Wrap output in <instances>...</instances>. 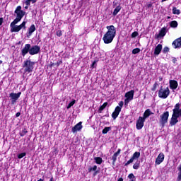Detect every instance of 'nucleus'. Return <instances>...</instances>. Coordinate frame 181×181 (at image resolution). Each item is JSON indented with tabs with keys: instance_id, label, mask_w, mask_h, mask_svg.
<instances>
[{
	"instance_id": "1",
	"label": "nucleus",
	"mask_w": 181,
	"mask_h": 181,
	"mask_svg": "<svg viewBox=\"0 0 181 181\" xmlns=\"http://www.w3.org/2000/svg\"><path fill=\"white\" fill-rule=\"evenodd\" d=\"M14 13H16V18L10 24L11 32L18 33L21 29H26V21H23L20 25H17V23H19V22L22 21V18H23L25 13H26V12L22 10V6H18Z\"/></svg>"
},
{
	"instance_id": "2",
	"label": "nucleus",
	"mask_w": 181,
	"mask_h": 181,
	"mask_svg": "<svg viewBox=\"0 0 181 181\" xmlns=\"http://www.w3.org/2000/svg\"><path fill=\"white\" fill-rule=\"evenodd\" d=\"M106 29H107V31L104 35L103 40L105 45H108L114 40V37L117 35V30L114 25H107Z\"/></svg>"
},
{
	"instance_id": "3",
	"label": "nucleus",
	"mask_w": 181,
	"mask_h": 181,
	"mask_svg": "<svg viewBox=\"0 0 181 181\" xmlns=\"http://www.w3.org/2000/svg\"><path fill=\"white\" fill-rule=\"evenodd\" d=\"M35 66V62L30 60L24 61V64L23 67H24L25 73H32L33 71V69Z\"/></svg>"
},
{
	"instance_id": "4",
	"label": "nucleus",
	"mask_w": 181,
	"mask_h": 181,
	"mask_svg": "<svg viewBox=\"0 0 181 181\" xmlns=\"http://www.w3.org/2000/svg\"><path fill=\"white\" fill-rule=\"evenodd\" d=\"M169 94H170V90L168 87L163 89V88L161 86L160 90H158L159 98H163V100H165L167 97H169Z\"/></svg>"
},
{
	"instance_id": "5",
	"label": "nucleus",
	"mask_w": 181,
	"mask_h": 181,
	"mask_svg": "<svg viewBox=\"0 0 181 181\" xmlns=\"http://www.w3.org/2000/svg\"><path fill=\"white\" fill-rule=\"evenodd\" d=\"M160 124L161 127H165V124H167L168 119H169V112H165L160 116Z\"/></svg>"
},
{
	"instance_id": "6",
	"label": "nucleus",
	"mask_w": 181,
	"mask_h": 181,
	"mask_svg": "<svg viewBox=\"0 0 181 181\" xmlns=\"http://www.w3.org/2000/svg\"><path fill=\"white\" fill-rule=\"evenodd\" d=\"M40 52V47L37 45H30V54L31 56H35Z\"/></svg>"
},
{
	"instance_id": "7",
	"label": "nucleus",
	"mask_w": 181,
	"mask_h": 181,
	"mask_svg": "<svg viewBox=\"0 0 181 181\" xmlns=\"http://www.w3.org/2000/svg\"><path fill=\"white\" fill-rule=\"evenodd\" d=\"M139 156H141V153L136 151L135 153H134L133 156H132V158L129 159V160H128L125 164L124 166H128V165H131V163H132V162H134V160H136V159H139Z\"/></svg>"
},
{
	"instance_id": "8",
	"label": "nucleus",
	"mask_w": 181,
	"mask_h": 181,
	"mask_svg": "<svg viewBox=\"0 0 181 181\" xmlns=\"http://www.w3.org/2000/svg\"><path fill=\"white\" fill-rule=\"evenodd\" d=\"M21 94H22V93L19 92L18 93H10V98L11 100V104H15V103H16V101H18V100H19V97H21Z\"/></svg>"
},
{
	"instance_id": "9",
	"label": "nucleus",
	"mask_w": 181,
	"mask_h": 181,
	"mask_svg": "<svg viewBox=\"0 0 181 181\" xmlns=\"http://www.w3.org/2000/svg\"><path fill=\"white\" fill-rule=\"evenodd\" d=\"M30 54V44H25L24 47L21 50V55L25 57V55Z\"/></svg>"
},
{
	"instance_id": "10",
	"label": "nucleus",
	"mask_w": 181,
	"mask_h": 181,
	"mask_svg": "<svg viewBox=\"0 0 181 181\" xmlns=\"http://www.w3.org/2000/svg\"><path fill=\"white\" fill-rule=\"evenodd\" d=\"M144 119L142 117H139V119L136 123V129L141 130L142 128H144Z\"/></svg>"
},
{
	"instance_id": "11",
	"label": "nucleus",
	"mask_w": 181,
	"mask_h": 181,
	"mask_svg": "<svg viewBox=\"0 0 181 181\" xmlns=\"http://www.w3.org/2000/svg\"><path fill=\"white\" fill-rule=\"evenodd\" d=\"M177 118H179V116L176 115V113H173L171 119L170 121V125L171 127H173L177 122H179Z\"/></svg>"
},
{
	"instance_id": "12",
	"label": "nucleus",
	"mask_w": 181,
	"mask_h": 181,
	"mask_svg": "<svg viewBox=\"0 0 181 181\" xmlns=\"http://www.w3.org/2000/svg\"><path fill=\"white\" fill-rule=\"evenodd\" d=\"M165 160V154L163 153H160L156 159V165H160L162 162Z\"/></svg>"
},
{
	"instance_id": "13",
	"label": "nucleus",
	"mask_w": 181,
	"mask_h": 181,
	"mask_svg": "<svg viewBox=\"0 0 181 181\" xmlns=\"http://www.w3.org/2000/svg\"><path fill=\"white\" fill-rule=\"evenodd\" d=\"M120 112H121V107L119 106H117L115 109V111L112 114V117L113 118V119H117Z\"/></svg>"
},
{
	"instance_id": "14",
	"label": "nucleus",
	"mask_w": 181,
	"mask_h": 181,
	"mask_svg": "<svg viewBox=\"0 0 181 181\" xmlns=\"http://www.w3.org/2000/svg\"><path fill=\"white\" fill-rule=\"evenodd\" d=\"M81 124H83V122H79L74 127H72L71 131L74 134H75V132H77V131H81V129H83V125H81Z\"/></svg>"
},
{
	"instance_id": "15",
	"label": "nucleus",
	"mask_w": 181,
	"mask_h": 181,
	"mask_svg": "<svg viewBox=\"0 0 181 181\" xmlns=\"http://www.w3.org/2000/svg\"><path fill=\"white\" fill-rule=\"evenodd\" d=\"M162 49H163L162 44H158L154 49V52H153L154 56L157 57L158 54H160V52H162Z\"/></svg>"
},
{
	"instance_id": "16",
	"label": "nucleus",
	"mask_w": 181,
	"mask_h": 181,
	"mask_svg": "<svg viewBox=\"0 0 181 181\" xmlns=\"http://www.w3.org/2000/svg\"><path fill=\"white\" fill-rule=\"evenodd\" d=\"M173 46H174V49H180L181 47V37L180 38L176 39L173 42Z\"/></svg>"
},
{
	"instance_id": "17",
	"label": "nucleus",
	"mask_w": 181,
	"mask_h": 181,
	"mask_svg": "<svg viewBox=\"0 0 181 181\" xmlns=\"http://www.w3.org/2000/svg\"><path fill=\"white\" fill-rule=\"evenodd\" d=\"M89 173L94 172L93 177L97 176L100 173V170H97V165H93V167H89L88 169Z\"/></svg>"
},
{
	"instance_id": "18",
	"label": "nucleus",
	"mask_w": 181,
	"mask_h": 181,
	"mask_svg": "<svg viewBox=\"0 0 181 181\" xmlns=\"http://www.w3.org/2000/svg\"><path fill=\"white\" fill-rule=\"evenodd\" d=\"M166 35V28L163 27L159 32V33L156 35V39H159L160 37H163Z\"/></svg>"
},
{
	"instance_id": "19",
	"label": "nucleus",
	"mask_w": 181,
	"mask_h": 181,
	"mask_svg": "<svg viewBox=\"0 0 181 181\" xmlns=\"http://www.w3.org/2000/svg\"><path fill=\"white\" fill-rule=\"evenodd\" d=\"M135 93V91L134 90H132L127 93H125L124 97L127 98L129 100H134V94Z\"/></svg>"
},
{
	"instance_id": "20",
	"label": "nucleus",
	"mask_w": 181,
	"mask_h": 181,
	"mask_svg": "<svg viewBox=\"0 0 181 181\" xmlns=\"http://www.w3.org/2000/svg\"><path fill=\"white\" fill-rule=\"evenodd\" d=\"M36 30V27L35 26L34 24L31 25V26L28 28V32L27 33V37H30L32 36V34L33 32Z\"/></svg>"
},
{
	"instance_id": "21",
	"label": "nucleus",
	"mask_w": 181,
	"mask_h": 181,
	"mask_svg": "<svg viewBox=\"0 0 181 181\" xmlns=\"http://www.w3.org/2000/svg\"><path fill=\"white\" fill-rule=\"evenodd\" d=\"M177 81L175 80H170V88L171 90H176L177 88Z\"/></svg>"
},
{
	"instance_id": "22",
	"label": "nucleus",
	"mask_w": 181,
	"mask_h": 181,
	"mask_svg": "<svg viewBox=\"0 0 181 181\" xmlns=\"http://www.w3.org/2000/svg\"><path fill=\"white\" fill-rule=\"evenodd\" d=\"M152 112H151V110L150 109H147L145 112H144V115H143V119H144V121H145V119H146V118H149V117H151V115H152Z\"/></svg>"
},
{
	"instance_id": "23",
	"label": "nucleus",
	"mask_w": 181,
	"mask_h": 181,
	"mask_svg": "<svg viewBox=\"0 0 181 181\" xmlns=\"http://www.w3.org/2000/svg\"><path fill=\"white\" fill-rule=\"evenodd\" d=\"M122 6L121 4H119L117 6H116V8L114 9L113 13H112V16H117V15H118V12H119V11H121L122 9Z\"/></svg>"
},
{
	"instance_id": "24",
	"label": "nucleus",
	"mask_w": 181,
	"mask_h": 181,
	"mask_svg": "<svg viewBox=\"0 0 181 181\" xmlns=\"http://www.w3.org/2000/svg\"><path fill=\"white\" fill-rule=\"evenodd\" d=\"M180 110V103H177L173 110V114H177Z\"/></svg>"
},
{
	"instance_id": "25",
	"label": "nucleus",
	"mask_w": 181,
	"mask_h": 181,
	"mask_svg": "<svg viewBox=\"0 0 181 181\" xmlns=\"http://www.w3.org/2000/svg\"><path fill=\"white\" fill-rule=\"evenodd\" d=\"M108 105V103L105 102L99 107L98 112L99 114H101L103 111H104L105 108Z\"/></svg>"
},
{
	"instance_id": "26",
	"label": "nucleus",
	"mask_w": 181,
	"mask_h": 181,
	"mask_svg": "<svg viewBox=\"0 0 181 181\" xmlns=\"http://www.w3.org/2000/svg\"><path fill=\"white\" fill-rule=\"evenodd\" d=\"M94 160L97 165H101L103 163V158L101 157H95Z\"/></svg>"
},
{
	"instance_id": "27",
	"label": "nucleus",
	"mask_w": 181,
	"mask_h": 181,
	"mask_svg": "<svg viewBox=\"0 0 181 181\" xmlns=\"http://www.w3.org/2000/svg\"><path fill=\"white\" fill-rule=\"evenodd\" d=\"M177 25H178V23H177V21H173L170 23V28H177Z\"/></svg>"
},
{
	"instance_id": "28",
	"label": "nucleus",
	"mask_w": 181,
	"mask_h": 181,
	"mask_svg": "<svg viewBox=\"0 0 181 181\" xmlns=\"http://www.w3.org/2000/svg\"><path fill=\"white\" fill-rule=\"evenodd\" d=\"M30 2H32V4H36V2H37V0H25V5H27V6H30Z\"/></svg>"
},
{
	"instance_id": "29",
	"label": "nucleus",
	"mask_w": 181,
	"mask_h": 181,
	"mask_svg": "<svg viewBox=\"0 0 181 181\" xmlns=\"http://www.w3.org/2000/svg\"><path fill=\"white\" fill-rule=\"evenodd\" d=\"M173 13L174 15H180V10L176 8V7L173 8Z\"/></svg>"
},
{
	"instance_id": "30",
	"label": "nucleus",
	"mask_w": 181,
	"mask_h": 181,
	"mask_svg": "<svg viewBox=\"0 0 181 181\" xmlns=\"http://www.w3.org/2000/svg\"><path fill=\"white\" fill-rule=\"evenodd\" d=\"M109 131H111V127H105L103 131H102V134H107V132H109Z\"/></svg>"
},
{
	"instance_id": "31",
	"label": "nucleus",
	"mask_w": 181,
	"mask_h": 181,
	"mask_svg": "<svg viewBox=\"0 0 181 181\" xmlns=\"http://www.w3.org/2000/svg\"><path fill=\"white\" fill-rule=\"evenodd\" d=\"M118 156L117 154L114 153L112 156V165H115V162H117V158Z\"/></svg>"
},
{
	"instance_id": "32",
	"label": "nucleus",
	"mask_w": 181,
	"mask_h": 181,
	"mask_svg": "<svg viewBox=\"0 0 181 181\" xmlns=\"http://www.w3.org/2000/svg\"><path fill=\"white\" fill-rule=\"evenodd\" d=\"M141 52V49L139 48H135L132 50V54H138Z\"/></svg>"
},
{
	"instance_id": "33",
	"label": "nucleus",
	"mask_w": 181,
	"mask_h": 181,
	"mask_svg": "<svg viewBox=\"0 0 181 181\" xmlns=\"http://www.w3.org/2000/svg\"><path fill=\"white\" fill-rule=\"evenodd\" d=\"M74 104H76V100H72L67 106V109L69 110V108H71V107H73L74 105Z\"/></svg>"
},
{
	"instance_id": "34",
	"label": "nucleus",
	"mask_w": 181,
	"mask_h": 181,
	"mask_svg": "<svg viewBox=\"0 0 181 181\" xmlns=\"http://www.w3.org/2000/svg\"><path fill=\"white\" fill-rule=\"evenodd\" d=\"M25 134H28V130H26V129H24L21 132L20 135L21 136H25Z\"/></svg>"
},
{
	"instance_id": "35",
	"label": "nucleus",
	"mask_w": 181,
	"mask_h": 181,
	"mask_svg": "<svg viewBox=\"0 0 181 181\" xmlns=\"http://www.w3.org/2000/svg\"><path fill=\"white\" fill-rule=\"evenodd\" d=\"M133 169H135L136 170H138L139 169V163L136 162L133 165Z\"/></svg>"
},
{
	"instance_id": "36",
	"label": "nucleus",
	"mask_w": 181,
	"mask_h": 181,
	"mask_svg": "<svg viewBox=\"0 0 181 181\" xmlns=\"http://www.w3.org/2000/svg\"><path fill=\"white\" fill-rule=\"evenodd\" d=\"M24 156H26V153H21L18 155V158L22 159V158H24Z\"/></svg>"
},
{
	"instance_id": "37",
	"label": "nucleus",
	"mask_w": 181,
	"mask_h": 181,
	"mask_svg": "<svg viewBox=\"0 0 181 181\" xmlns=\"http://www.w3.org/2000/svg\"><path fill=\"white\" fill-rule=\"evenodd\" d=\"M157 87H158V83L156 82V83L153 84V88H151V90H152V91H156Z\"/></svg>"
},
{
	"instance_id": "38",
	"label": "nucleus",
	"mask_w": 181,
	"mask_h": 181,
	"mask_svg": "<svg viewBox=\"0 0 181 181\" xmlns=\"http://www.w3.org/2000/svg\"><path fill=\"white\" fill-rule=\"evenodd\" d=\"M169 50H170L169 47H165L163 49V53L165 54V53H168Z\"/></svg>"
},
{
	"instance_id": "39",
	"label": "nucleus",
	"mask_w": 181,
	"mask_h": 181,
	"mask_svg": "<svg viewBox=\"0 0 181 181\" xmlns=\"http://www.w3.org/2000/svg\"><path fill=\"white\" fill-rule=\"evenodd\" d=\"M139 33L138 32L136 31H134L132 33V37L134 38V37H136V36H138Z\"/></svg>"
},
{
	"instance_id": "40",
	"label": "nucleus",
	"mask_w": 181,
	"mask_h": 181,
	"mask_svg": "<svg viewBox=\"0 0 181 181\" xmlns=\"http://www.w3.org/2000/svg\"><path fill=\"white\" fill-rule=\"evenodd\" d=\"M129 101L132 100L126 98V99L124 100V105H128V104H129Z\"/></svg>"
},
{
	"instance_id": "41",
	"label": "nucleus",
	"mask_w": 181,
	"mask_h": 181,
	"mask_svg": "<svg viewBox=\"0 0 181 181\" xmlns=\"http://www.w3.org/2000/svg\"><path fill=\"white\" fill-rule=\"evenodd\" d=\"M129 179H131V180H134L135 179V175L134 174L131 173L128 175Z\"/></svg>"
},
{
	"instance_id": "42",
	"label": "nucleus",
	"mask_w": 181,
	"mask_h": 181,
	"mask_svg": "<svg viewBox=\"0 0 181 181\" xmlns=\"http://www.w3.org/2000/svg\"><path fill=\"white\" fill-rule=\"evenodd\" d=\"M62 35H63V33L62 32V30L57 31V36H58V37H60Z\"/></svg>"
},
{
	"instance_id": "43",
	"label": "nucleus",
	"mask_w": 181,
	"mask_h": 181,
	"mask_svg": "<svg viewBox=\"0 0 181 181\" xmlns=\"http://www.w3.org/2000/svg\"><path fill=\"white\" fill-rule=\"evenodd\" d=\"M118 0H115L114 1H113V6H114V8H115V6H117V5H118Z\"/></svg>"
},
{
	"instance_id": "44",
	"label": "nucleus",
	"mask_w": 181,
	"mask_h": 181,
	"mask_svg": "<svg viewBox=\"0 0 181 181\" xmlns=\"http://www.w3.org/2000/svg\"><path fill=\"white\" fill-rule=\"evenodd\" d=\"M119 107H120V108H122V107H123V105H124V103L122 102V101H120L119 103Z\"/></svg>"
},
{
	"instance_id": "45",
	"label": "nucleus",
	"mask_w": 181,
	"mask_h": 181,
	"mask_svg": "<svg viewBox=\"0 0 181 181\" xmlns=\"http://www.w3.org/2000/svg\"><path fill=\"white\" fill-rule=\"evenodd\" d=\"M3 23H4V18H0V26H2Z\"/></svg>"
},
{
	"instance_id": "46",
	"label": "nucleus",
	"mask_w": 181,
	"mask_h": 181,
	"mask_svg": "<svg viewBox=\"0 0 181 181\" xmlns=\"http://www.w3.org/2000/svg\"><path fill=\"white\" fill-rule=\"evenodd\" d=\"M119 153H121V149L119 148L118 151L116 153H115V154L118 156V155H119Z\"/></svg>"
},
{
	"instance_id": "47",
	"label": "nucleus",
	"mask_w": 181,
	"mask_h": 181,
	"mask_svg": "<svg viewBox=\"0 0 181 181\" xmlns=\"http://www.w3.org/2000/svg\"><path fill=\"white\" fill-rule=\"evenodd\" d=\"M172 62H173V63H174V64H175L176 63V62H177V59H176L175 57H173Z\"/></svg>"
},
{
	"instance_id": "48",
	"label": "nucleus",
	"mask_w": 181,
	"mask_h": 181,
	"mask_svg": "<svg viewBox=\"0 0 181 181\" xmlns=\"http://www.w3.org/2000/svg\"><path fill=\"white\" fill-rule=\"evenodd\" d=\"M62 63H63V62H62V60H60L59 62H57V66H60V64H62Z\"/></svg>"
},
{
	"instance_id": "49",
	"label": "nucleus",
	"mask_w": 181,
	"mask_h": 181,
	"mask_svg": "<svg viewBox=\"0 0 181 181\" xmlns=\"http://www.w3.org/2000/svg\"><path fill=\"white\" fill-rule=\"evenodd\" d=\"M16 118H18V117H21V112H17L16 114Z\"/></svg>"
},
{
	"instance_id": "50",
	"label": "nucleus",
	"mask_w": 181,
	"mask_h": 181,
	"mask_svg": "<svg viewBox=\"0 0 181 181\" xmlns=\"http://www.w3.org/2000/svg\"><path fill=\"white\" fill-rule=\"evenodd\" d=\"M95 64H97V62L95 61H94L92 64V67H94V66H95Z\"/></svg>"
},
{
	"instance_id": "51",
	"label": "nucleus",
	"mask_w": 181,
	"mask_h": 181,
	"mask_svg": "<svg viewBox=\"0 0 181 181\" xmlns=\"http://www.w3.org/2000/svg\"><path fill=\"white\" fill-rule=\"evenodd\" d=\"M148 8H152V3H150L147 5Z\"/></svg>"
},
{
	"instance_id": "52",
	"label": "nucleus",
	"mask_w": 181,
	"mask_h": 181,
	"mask_svg": "<svg viewBox=\"0 0 181 181\" xmlns=\"http://www.w3.org/2000/svg\"><path fill=\"white\" fill-rule=\"evenodd\" d=\"M117 181H124V179L122 177H120L117 180Z\"/></svg>"
},
{
	"instance_id": "53",
	"label": "nucleus",
	"mask_w": 181,
	"mask_h": 181,
	"mask_svg": "<svg viewBox=\"0 0 181 181\" xmlns=\"http://www.w3.org/2000/svg\"><path fill=\"white\" fill-rule=\"evenodd\" d=\"M163 80V78L162 77L159 78V81H162Z\"/></svg>"
},
{
	"instance_id": "54",
	"label": "nucleus",
	"mask_w": 181,
	"mask_h": 181,
	"mask_svg": "<svg viewBox=\"0 0 181 181\" xmlns=\"http://www.w3.org/2000/svg\"><path fill=\"white\" fill-rule=\"evenodd\" d=\"M37 181H44L43 179L40 178V180H38Z\"/></svg>"
},
{
	"instance_id": "55",
	"label": "nucleus",
	"mask_w": 181,
	"mask_h": 181,
	"mask_svg": "<svg viewBox=\"0 0 181 181\" xmlns=\"http://www.w3.org/2000/svg\"><path fill=\"white\" fill-rule=\"evenodd\" d=\"M105 117H110V115H105Z\"/></svg>"
},
{
	"instance_id": "56",
	"label": "nucleus",
	"mask_w": 181,
	"mask_h": 181,
	"mask_svg": "<svg viewBox=\"0 0 181 181\" xmlns=\"http://www.w3.org/2000/svg\"><path fill=\"white\" fill-rule=\"evenodd\" d=\"M168 1V0H162L161 1H162V2H165V1Z\"/></svg>"
},
{
	"instance_id": "57",
	"label": "nucleus",
	"mask_w": 181,
	"mask_h": 181,
	"mask_svg": "<svg viewBox=\"0 0 181 181\" xmlns=\"http://www.w3.org/2000/svg\"><path fill=\"white\" fill-rule=\"evenodd\" d=\"M29 8V6H25V9H28Z\"/></svg>"
},
{
	"instance_id": "58",
	"label": "nucleus",
	"mask_w": 181,
	"mask_h": 181,
	"mask_svg": "<svg viewBox=\"0 0 181 181\" xmlns=\"http://www.w3.org/2000/svg\"><path fill=\"white\" fill-rule=\"evenodd\" d=\"M0 64H2V60H0Z\"/></svg>"
},
{
	"instance_id": "59",
	"label": "nucleus",
	"mask_w": 181,
	"mask_h": 181,
	"mask_svg": "<svg viewBox=\"0 0 181 181\" xmlns=\"http://www.w3.org/2000/svg\"><path fill=\"white\" fill-rule=\"evenodd\" d=\"M129 181H135V180H129Z\"/></svg>"
},
{
	"instance_id": "60",
	"label": "nucleus",
	"mask_w": 181,
	"mask_h": 181,
	"mask_svg": "<svg viewBox=\"0 0 181 181\" xmlns=\"http://www.w3.org/2000/svg\"><path fill=\"white\" fill-rule=\"evenodd\" d=\"M168 19H170V16H168Z\"/></svg>"
}]
</instances>
